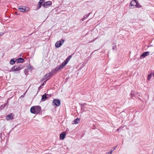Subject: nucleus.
<instances>
[{"instance_id":"nucleus-8","label":"nucleus","mask_w":154,"mask_h":154,"mask_svg":"<svg viewBox=\"0 0 154 154\" xmlns=\"http://www.w3.org/2000/svg\"><path fill=\"white\" fill-rule=\"evenodd\" d=\"M72 57V55H70L65 60L63 61V63L64 65L66 66L67 64L68 63L69 60Z\"/></svg>"},{"instance_id":"nucleus-22","label":"nucleus","mask_w":154,"mask_h":154,"mask_svg":"<svg viewBox=\"0 0 154 154\" xmlns=\"http://www.w3.org/2000/svg\"><path fill=\"white\" fill-rule=\"evenodd\" d=\"M24 73L26 75H27L28 73V69H26L24 70Z\"/></svg>"},{"instance_id":"nucleus-33","label":"nucleus","mask_w":154,"mask_h":154,"mask_svg":"<svg viewBox=\"0 0 154 154\" xmlns=\"http://www.w3.org/2000/svg\"><path fill=\"white\" fill-rule=\"evenodd\" d=\"M14 127L11 129V130L10 131V132L11 131L14 129Z\"/></svg>"},{"instance_id":"nucleus-36","label":"nucleus","mask_w":154,"mask_h":154,"mask_svg":"<svg viewBox=\"0 0 154 154\" xmlns=\"http://www.w3.org/2000/svg\"><path fill=\"white\" fill-rule=\"evenodd\" d=\"M106 154H109V152H108Z\"/></svg>"},{"instance_id":"nucleus-12","label":"nucleus","mask_w":154,"mask_h":154,"mask_svg":"<svg viewBox=\"0 0 154 154\" xmlns=\"http://www.w3.org/2000/svg\"><path fill=\"white\" fill-rule=\"evenodd\" d=\"M17 61V59L15 58H13L11 59L10 62V63L11 65H13Z\"/></svg>"},{"instance_id":"nucleus-11","label":"nucleus","mask_w":154,"mask_h":154,"mask_svg":"<svg viewBox=\"0 0 154 154\" xmlns=\"http://www.w3.org/2000/svg\"><path fill=\"white\" fill-rule=\"evenodd\" d=\"M13 114L12 113L8 115L6 117V119L7 120H10L13 118Z\"/></svg>"},{"instance_id":"nucleus-29","label":"nucleus","mask_w":154,"mask_h":154,"mask_svg":"<svg viewBox=\"0 0 154 154\" xmlns=\"http://www.w3.org/2000/svg\"><path fill=\"white\" fill-rule=\"evenodd\" d=\"M26 94V93H25L23 95H22L21 96V97H24V95H25V94Z\"/></svg>"},{"instance_id":"nucleus-10","label":"nucleus","mask_w":154,"mask_h":154,"mask_svg":"<svg viewBox=\"0 0 154 154\" xmlns=\"http://www.w3.org/2000/svg\"><path fill=\"white\" fill-rule=\"evenodd\" d=\"M149 51H146L143 52L140 56V57L141 58H143L149 55Z\"/></svg>"},{"instance_id":"nucleus-16","label":"nucleus","mask_w":154,"mask_h":154,"mask_svg":"<svg viewBox=\"0 0 154 154\" xmlns=\"http://www.w3.org/2000/svg\"><path fill=\"white\" fill-rule=\"evenodd\" d=\"M80 119L79 118H77L76 119H75L73 121V124H78L79 122Z\"/></svg>"},{"instance_id":"nucleus-26","label":"nucleus","mask_w":154,"mask_h":154,"mask_svg":"<svg viewBox=\"0 0 154 154\" xmlns=\"http://www.w3.org/2000/svg\"><path fill=\"white\" fill-rule=\"evenodd\" d=\"M152 76V74H149L148 75V79L149 80L151 79V77Z\"/></svg>"},{"instance_id":"nucleus-2","label":"nucleus","mask_w":154,"mask_h":154,"mask_svg":"<svg viewBox=\"0 0 154 154\" xmlns=\"http://www.w3.org/2000/svg\"><path fill=\"white\" fill-rule=\"evenodd\" d=\"M65 66L63 64V63H62L59 65L58 67H56L55 69L51 71L54 74L56 73V72H58V71L61 69H63Z\"/></svg>"},{"instance_id":"nucleus-18","label":"nucleus","mask_w":154,"mask_h":154,"mask_svg":"<svg viewBox=\"0 0 154 154\" xmlns=\"http://www.w3.org/2000/svg\"><path fill=\"white\" fill-rule=\"evenodd\" d=\"M42 5L43 4H41V3H38L37 5V7L36 8V10H38L41 7Z\"/></svg>"},{"instance_id":"nucleus-20","label":"nucleus","mask_w":154,"mask_h":154,"mask_svg":"<svg viewBox=\"0 0 154 154\" xmlns=\"http://www.w3.org/2000/svg\"><path fill=\"white\" fill-rule=\"evenodd\" d=\"M135 6L138 8H140L141 7L138 1H137V3H136V4Z\"/></svg>"},{"instance_id":"nucleus-21","label":"nucleus","mask_w":154,"mask_h":154,"mask_svg":"<svg viewBox=\"0 0 154 154\" xmlns=\"http://www.w3.org/2000/svg\"><path fill=\"white\" fill-rule=\"evenodd\" d=\"M26 69H28V70H29V69H31V66H30V64H29L28 65H27L26 66Z\"/></svg>"},{"instance_id":"nucleus-17","label":"nucleus","mask_w":154,"mask_h":154,"mask_svg":"<svg viewBox=\"0 0 154 154\" xmlns=\"http://www.w3.org/2000/svg\"><path fill=\"white\" fill-rule=\"evenodd\" d=\"M17 63H23L24 62V60L23 58L20 57L17 59Z\"/></svg>"},{"instance_id":"nucleus-9","label":"nucleus","mask_w":154,"mask_h":154,"mask_svg":"<svg viewBox=\"0 0 154 154\" xmlns=\"http://www.w3.org/2000/svg\"><path fill=\"white\" fill-rule=\"evenodd\" d=\"M66 133L65 132H62L60 134V138L61 140H63L65 139Z\"/></svg>"},{"instance_id":"nucleus-4","label":"nucleus","mask_w":154,"mask_h":154,"mask_svg":"<svg viewBox=\"0 0 154 154\" xmlns=\"http://www.w3.org/2000/svg\"><path fill=\"white\" fill-rule=\"evenodd\" d=\"M54 74L53 73L52 71L46 74L44 77V78L43 79V80L45 79H47L46 80L47 81L51 77H52Z\"/></svg>"},{"instance_id":"nucleus-38","label":"nucleus","mask_w":154,"mask_h":154,"mask_svg":"<svg viewBox=\"0 0 154 154\" xmlns=\"http://www.w3.org/2000/svg\"><path fill=\"white\" fill-rule=\"evenodd\" d=\"M3 34H0V36H1V35H2Z\"/></svg>"},{"instance_id":"nucleus-7","label":"nucleus","mask_w":154,"mask_h":154,"mask_svg":"<svg viewBox=\"0 0 154 154\" xmlns=\"http://www.w3.org/2000/svg\"><path fill=\"white\" fill-rule=\"evenodd\" d=\"M53 103L54 104L57 106H59L60 105V101L59 99H55L53 100Z\"/></svg>"},{"instance_id":"nucleus-3","label":"nucleus","mask_w":154,"mask_h":154,"mask_svg":"<svg viewBox=\"0 0 154 154\" xmlns=\"http://www.w3.org/2000/svg\"><path fill=\"white\" fill-rule=\"evenodd\" d=\"M65 41L63 39H61L60 41H57L55 44L56 48H59L64 43Z\"/></svg>"},{"instance_id":"nucleus-13","label":"nucleus","mask_w":154,"mask_h":154,"mask_svg":"<svg viewBox=\"0 0 154 154\" xmlns=\"http://www.w3.org/2000/svg\"><path fill=\"white\" fill-rule=\"evenodd\" d=\"M48 98V97L47 96V94L46 93H45L42 96L41 100L42 101H44Z\"/></svg>"},{"instance_id":"nucleus-25","label":"nucleus","mask_w":154,"mask_h":154,"mask_svg":"<svg viewBox=\"0 0 154 154\" xmlns=\"http://www.w3.org/2000/svg\"><path fill=\"white\" fill-rule=\"evenodd\" d=\"M6 105V103H5L4 105H2L1 106H0V110L4 108L5 106Z\"/></svg>"},{"instance_id":"nucleus-32","label":"nucleus","mask_w":154,"mask_h":154,"mask_svg":"<svg viewBox=\"0 0 154 154\" xmlns=\"http://www.w3.org/2000/svg\"><path fill=\"white\" fill-rule=\"evenodd\" d=\"M33 33H32V34H30L29 35H28V36H29V35H32V34H33Z\"/></svg>"},{"instance_id":"nucleus-35","label":"nucleus","mask_w":154,"mask_h":154,"mask_svg":"<svg viewBox=\"0 0 154 154\" xmlns=\"http://www.w3.org/2000/svg\"><path fill=\"white\" fill-rule=\"evenodd\" d=\"M114 46H113L112 47V49H114Z\"/></svg>"},{"instance_id":"nucleus-23","label":"nucleus","mask_w":154,"mask_h":154,"mask_svg":"<svg viewBox=\"0 0 154 154\" xmlns=\"http://www.w3.org/2000/svg\"><path fill=\"white\" fill-rule=\"evenodd\" d=\"M91 14V13H89L88 15H85L83 17L85 19L87 18Z\"/></svg>"},{"instance_id":"nucleus-6","label":"nucleus","mask_w":154,"mask_h":154,"mask_svg":"<svg viewBox=\"0 0 154 154\" xmlns=\"http://www.w3.org/2000/svg\"><path fill=\"white\" fill-rule=\"evenodd\" d=\"M35 114H40L42 110L41 107L38 106H35Z\"/></svg>"},{"instance_id":"nucleus-31","label":"nucleus","mask_w":154,"mask_h":154,"mask_svg":"<svg viewBox=\"0 0 154 154\" xmlns=\"http://www.w3.org/2000/svg\"><path fill=\"white\" fill-rule=\"evenodd\" d=\"M85 19L83 18L81 20H82V21H83Z\"/></svg>"},{"instance_id":"nucleus-27","label":"nucleus","mask_w":154,"mask_h":154,"mask_svg":"<svg viewBox=\"0 0 154 154\" xmlns=\"http://www.w3.org/2000/svg\"><path fill=\"white\" fill-rule=\"evenodd\" d=\"M46 81H46H45L43 82V83H42V85H42V86H43V85H44L45 84H46V81Z\"/></svg>"},{"instance_id":"nucleus-34","label":"nucleus","mask_w":154,"mask_h":154,"mask_svg":"<svg viewBox=\"0 0 154 154\" xmlns=\"http://www.w3.org/2000/svg\"><path fill=\"white\" fill-rule=\"evenodd\" d=\"M42 1L43 2H44L45 0H42Z\"/></svg>"},{"instance_id":"nucleus-14","label":"nucleus","mask_w":154,"mask_h":154,"mask_svg":"<svg viewBox=\"0 0 154 154\" xmlns=\"http://www.w3.org/2000/svg\"><path fill=\"white\" fill-rule=\"evenodd\" d=\"M30 112L32 114H35V106H32L31 108Z\"/></svg>"},{"instance_id":"nucleus-5","label":"nucleus","mask_w":154,"mask_h":154,"mask_svg":"<svg viewBox=\"0 0 154 154\" xmlns=\"http://www.w3.org/2000/svg\"><path fill=\"white\" fill-rule=\"evenodd\" d=\"M51 2L50 1H48L45 2L44 3V4L42 5V6L44 8H47L48 7L51 5Z\"/></svg>"},{"instance_id":"nucleus-24","label":"nucleus","mask_w":154,"mask_h":154,"mask_svg":"<svg viewBox=\"0 0 154 154\" xmlns=\"http://www.w3.org/2000/svg\"><path fill=\"white\" fill-rule=\"evenodd\" d=\"M116 149V147H114L113 148V149H111L110 151V152H109V154H111L113 151Z\"/></svg>"},{"instance_id":"nucleus-28","label":"nucleus","mask_w":154,"mask_h":154,"mask_svg":"<svg viewBox=\"0 0 154 154\" xmlns=\"http://www.w3.org/2000/svg\"><path fill=\"white\" fill-rule=\"evenodd\" d=\"M42 0H40V1H39V2L38 3H41L42 4V3H43V2L42 1Z\"/></svg>"},{"instance_id":"nucleus-30","label":"nucleus","mask_w":154,"mask_h":154,"mask_svg":"<svg viewBox=\"0 0 154 154\" xmlns=\"http://www.w3.org/2000/svg\"><path fill=\"white\" fill-rule=\"evenodd\" d=\"M69 131V130L68 129V128H67L66 129V132H68V131Z\"/></svg>"},{"instance_id":"nucleus-19","label":"nucleus","mask_w":154,"mask_h":154,"mask_svg":"<svg viewBox=\"0 0 154 154\" xmlns=\"http://www.w3.org/2000/svg\"><path fill=\"white\" fill-rule=\"evenodd\" d=\"M19 9L20 10V11L21 12H24L26 11L25 8H19Z\"/></svg>"},{"instance_id":"nucleus-1","label":"nucleus","mask_w":154,"mask_h":154,"mask_svg":"<svg viewBox=\"0 0 154 154\" xmlns=\"http://www.w3.org/2000/svg\"><path fill=\"white\" fill-rule=\"evenodd\" d=\"M23 66L22 65L14 66L11 68V71L13 72H19V71L23 68Z\"/></svg>"},{"instance_id":"nucleus-37","label":"nucleus","mask_w":154,"mask_h":154,"mask_svg":"<svg viewBox=\"0 0 154 154\" xmlns=\"http://www.w3.org/2000/svg\"><path fill=\"white\" fill-rule=\"evenodd\" d=\"M41 88V86H40L39 88Z\"/></svg>"},{"instance_id":"nucleus-15","label":"nucleus","mask_w":154,"mask_h":154,"mask_svg":"<svg viewBox=\"0 0 154 154\" xmlns=\"http://www.w3.org/2000/svg\"><path fill=\"white\" fill-rule=\"evenodd\" d=\"M137 0H133L132 1L130 4V5L131 6H135L136 4V3H137Z\"/></svg>"}]
</instances>
